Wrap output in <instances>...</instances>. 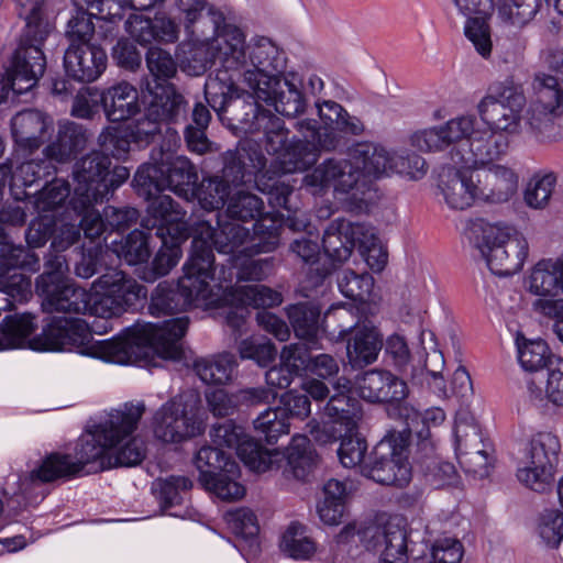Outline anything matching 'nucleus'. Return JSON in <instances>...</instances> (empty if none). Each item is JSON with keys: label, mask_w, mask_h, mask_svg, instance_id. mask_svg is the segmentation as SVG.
<instances>
[{"label": "nucleus", "mask_w": 563, "mask_h": 563, "mask_svg": "<svg viewBox=\"0 0 563 563\" xmlns=\"http://www.w3.org/2000/svg\"><path fill=\"white\" fill-rule=\"evenodd\" d=\"M187 317L161 323L140 322L125 328L112 340L95 341L88 323L80 318L52 317L32 341L42 351H76L81 355L117 364H136L156 354L163 360H180Z\"/></svg>", "instance_id": "f257e3e1"}, {"label": "nucleus", "mask_w": 563, "mask_h": 563, "mask_svg": "<svg viewBox=\"0 0 563 563\" xmlns=\"http://www.w3.org/2000/svg\"><path fill=\"white\" fill-rule=\"evenodd\" d=\"M18 14L25 21L11 67L0 74V103L10 92L20 96L36 86L46 68L42 45L54 29L47 12L48 0H15Z\"/></svg>", "instance_id": "f03ea898"}, {"label": "nucleus", "mask_w": 563, "mask_h": 563, "mask_svg": "<svg viewBox=\"0 0 563 563\" xmlns=\"http://www.w3.org/2000/svg\"><path fill=\"white\" fill-rule=\"evenodd\" d=\"M261 126L257 132H263L265 148L269 154L276 155L266 166V176L274 179L276 176H286L294 173H302L317 163V121L313 119L300 120L295 128L300 139L288 144L289 131L285 122L269 112L260 119Z\"/></svg>", "instance_id": "7ed1b4c3"}, {"label": "nucleus", "mask_w": 563, "mask_h": 563, "mask_svg": "<svg viewBox=\"0 0 563 563\" xmlns=\"http://www.w3.org/2000/svg\"><path fill=\"white\" fill-rule=\"evenodd\" d=\"M233 74L221 69L209 75L203 87L206 101L234 135L257 133L262 122L260 119L271 111L260 106L261 99L255 90L253 93L241 90Z\"/></svg>", "instance_id": "20e7f679"}, {"label": "nucleus", "mask_w": 563, "mask_h": 563, "mask_svg": "<svg viewBox=\"0 0 563 563\" xmlns=\"http://www.w3.org/2000/svg\"><path fill=\"white\" fill-rule=\"evenodd\" d=\"M145 411L143 402L124 404L123 408L112 410L108 418L93 427V430L81 435L77 441L73 459L82 474L97 473L106 468L111 449L132 435Z\"/></svg>", "instance_id": "39448f33"}, {"label": "nucleus", "mask_w": 563, "mask_h": 563, "mask_svg": "<svg viewBox=\"0 0 563 563\" xmlns=\"http://www.w3.org/2000/svg\"><path fill=\"white\" fill-rule=\"evenodd\" d=\"M474 244L489 271L498 276L519 272L528 256V242L514 227L477 219L471 225Z\"/></svg>", "instance_id": "423d86ee"}, {"label": "nucleus", "mask_w": 563, "mask_h": 563, "mask_svg": "<svg viewBox=\"0 0 563 563\" xmlns=\"http://www.w3.org/2000/svg\"><path fill=\"white\" fill-rule=\"evenodd\" d=\"M183 12L188 36L197 42H210L223 67H235L246 62L244 34L235 25L225 23L222 12L207 4L205 9L195 8Z\"/></svg>", "instance_id": "0eeeda50"}, {"label": "nucleus", "mask_w": 563, "mask_h": 563, "mask_svg": "<svg viewBox=\"0 0 563 563\" xmlns=\"http://www.w3.org/2000/svg\"><path fill=\"white\" fill-rule=\"evenodd\" d=\"M198 184L196 166L185 156L167 157L157 163L141 165L133 178L139 197L151 198L169 189L187 200L195 196Z\"/></svg>", "instance_id": "6e6552de"}, {"label": "nucleus", "mask_w": 563, "mask_h": 563, "mask_svg": "<svg viewBox=\"0 0 563 563\" xmlns=\"http://www.w3.org/2000/svg\"><path fill=\"white\" fill-rule=\"evenodd\" d=\"M92 286L101 291L90 292L87 313L106 320L118 317L128 309H135L147 295L145 286L115 268L102 273Z\"/></svg>", "instance_id": "1a4fd4ad"}, {"label": "nucleus", "mask_w": 563, "mask_h": 563, "mask_svg": "<svg viewBox=\"0 0 563 563\" xmlns=\"http://www.w3.org/2000/svg\"><path fill=\"white\" fill-rule=\"evenodd\" d=\"M525 106L522 86L506 79L488 88V93L477 104V112L487 126L508 136L519 133Z\"/></svg>", "instance_id": "9d476101"}, {"label": "nucleus", "mask_w": 563, "mask_h": 563, "mask_svg": "<svg viewBox=\"0 0 563 563\" xmlns=\"http://www.w3.org/2000/svg\"><path fill=\"white\" fill-rule=\"evenodd\" d=\"M407 442V437L400 432L386 435L367 454L362 465V475L382 485H407L411 478L406 454Z\"/></svg>", "instance_id": "9b49d317"}, {"label": "nucleus", "mask_w": 563, "mask_h": 563, "mask_svg": "<svg viewBox=\"0 0 563 563\" xmlns=\"http://www.w3.org/2000/svg\"><path fill=\"white\" fill-rule=\"evenodd\" d=\"M199 471V483L222 500H238L245 494L243 485L234 481L239 474V464L231 454L219 446L205 445L195 457Z\"/></svg>", "instance_id": "f8f14e48"}, {"label": "nucleus", "mask_w": 563, "mask_h": 563, "mask_svg": "<svg viewBox=\"0 0 563 563\" xmlns=\"http://www.w3.org/2000/svg\"><path fill=\"white\" fill-rule=\"evenodd\" d=\"M111 158L99 151L82 156L73 166L75 183L70 197L71 208L86 209L91 202L108 199L107 177L110 176Z\"/></svg>", "instance_id": "ddd939ff"}, {"label": "nucleus", "mask_w": 563, "mask_h": 563, "mask_svg": "<svg viewBox=\"0 0 563 563\" xmlns=\"http://www.w3.org/2000/svg\"><path fill=\"white\" fill-rule=\"evenodd\" d=\"M358 395L368 402L386 404V412L390 419L397 420L408 412L413 413L406 398L409 389L407 383L385 369H369L356 377Z\"/></svg>", "instance_id": "4468645a"}, {"label": "nucleus", "mask_w": 563, "mask_h": 563, "mask_svg": "<svg viewBox=\"0 0 563 563\" xmlns=\"http://www.w3.org/2000/svg\"><path fill=\"white\" fill-rule=\"evenodd\" d=\"M244 53L246 60L244 64L223 67L222 70H228L238 79L242 77L252 90L256 88L257 82L262 86L265 84L264 80L284 75L286 70L285 52L267 37H260L247 47L244 46Z\"/></svg>", "instance_id": "2eb2a0df"}, {"label": "nucleus", "mask_w": 563, "mask_h": 563, "mask_svg": "<svg viewBox=\"0 0 563 563\" xmlns=\"http://www.w3.org/2000/svg\"><path fill=\"white\" fill-rule=\"evenodd\" d=\"M210 437L212 443L219 448L235 449L241 461L258 473L272 470L282 455L277 450H268L260 441L250 438L244 428L233 420L213 424Z\"/></svg>", "instance_id": "dca6fc26"}, {"label": "nucleus", "mask_w": 563, "mask_h": 563, "mask_svg": "<svg viewBox=\"0 0 563 563\" xmlns=\"http://www.w3.org/2000/svg\"><path fill=\"white\" fill-rule=\"evenodd\" d=\"M560 449L556 435L550 432L537 433L527 449V465L517 472L518 479L534 492H544L553 481Z\"/></svg>", "instance_id": "f3484780"}, {"label": "nucleus", "mask_w": 563, "mask_h": 563, "mask_svg": "<svg viewBox=\"0 0 563 563\" xmlns=\"http://www.w3.org/2000/svg\"><path fill=\"white\" fill-rule=\"evenodd\" d=\"M90 134L88 130L79 123L67 121L59 125L56 139L44 148L47 162L37 163L35 161L25 162L21 165V173L31 175L33 178L24 181L26 186L49 175L46 170L53 162L67 163L74 159L77 154L87 146Z\"/></svg>", "instance_id": "a211bd4d"}, {"label": "nucleus", "mask_w": 563, "mask_h": 563, "mask_svg": "<svg viewBox=\"0 0 563 563\" xmlns=\"http://www.w3.org/2000/svg\"><path fill=\"white\" fill-rule=\"evenodd\" d=\"M476 124L477 120L474 115L457 117L439 126L415 132L410 136V142L421 152H441L450 147L452 158L453 152L467 151Z\"/></svg>", "instance_id": "6ab92c4d"}, {"label": "nucleus", "mask_w": 563, "mask_h": 563, "mask_svg": "<svg viewBox=\"0 0 563 563\" xmlns=\"http://www.w3.org/2000/svg\"><path fill=\"white\" fill-rule=\"evenodd\" d=\"M349 159L330 157L319 164V190L332 186L334 191L351 194L360 209L367 208L375 198L374 183L362 178Z\"/></svg>", "instance_id": "aec40b11"}, {"label": "nucleus", "mask_w": 563, "mask_h": 563, "mask_svg": "<svg viewBox=\"0 0 563 563\" xmlns=\"http://www.w3.org/2000/svg\"><path fill=\"white\" fill-rule=\"evenodd\" d=\"M360 538L367 550L378 554L379 563L408 562V532L402 518L366 526L360 532Z\"/></svg>", "instance_id": "412c9836"}, {"label": "nucleus", "mask_w": 563, "mask_h": 563, "mask_svg": "<svg viewBox=\"0 0 563 563\" xmlns=\"http://www.w3.org/2000/svg\"><path fill=\"white\" fill-rule=\"evenodd\" d=\"M222 175L220 176L231 187H238L253 179L263 173L267 159L262 153L258 144L250 140L239 141L235 150H229L222 155Z\"/></svg>", "instance_id": "4be33fe9"}, {"label": "nucleus", "mask_w": 563, "mask_h": 563, "mask_svg": "<svg viewBox=\"0 0 563 563\" xmlns=\"http://www.w3.org/2000/svg\"><path fill=\"white\" fill-rule=\"evenodd\" d=\"M223 262H216L213 247L209 240L202 236H195L191 242V251L184 265L183 284L185 287L192 286L202 296L209 299L210 282H218L219 271Z\"/></svg>", "instance_id": "5701e85b"}, {"label": "nucleus", "mask_w": 563, "mask_h": 563, "mask_svg": "<svg viewBox=\"0 0 563 563\" xmlns=\"http://www.w3.org/2000/svg\"><path fill=\"white\" fill-rule=\"evenodd\" d=\"M509 148V139L506 134L493 130L476 128L471 143L465 152L452 153V163L461 167H479L492 164L504 156Z\"/></svg>", "instance_id": "b1692460"}, {"label": "nucleus", "mask_w": 563, "mask_h": 563, "mask_svg": "<svg viewBox=\"0 0 563 563\" xmlns=\"http://www.w3.org/2000/svg\"><path fill=\"white\" fill-rule=\"evenodd\" d=\"M231 307L225 312V322L240 332L251 314L250 308H269L282 302V295L264 285L238 286L231 292Z\"/></svg>", "instance_id": "393cba45"}, {"label": "nucleus", "mask_w": 563, "mask_h": 563, "mask_svg": "<svg viewBox=\"0 0 563 563\" xmlns=\"http://www.w3.org/2000/svg\"><path fill=\"white\" fill-rule=\"evenodd\" d=\"M106 51L96 44H69L64 53L63 66L66 77L80 82L96 81L107 68Z\"/></svg>", "instance_id": "a878e982"}, {"label": "nucleus", "mask_w": 563, "mask_h": 563, "mask_svg": "<svg viewBox=\"0 0 563 563\" xmlns=\"http://www.w3.org/2000/svg\"><path fill=\"white\" fill-rule=\"evenodd\" d=\"M154 434L166 443H178L200 432V426L176 399L164 404L155 413Z\"/></svg>", "instance_id": "bb28decb"}, {"label": "nucleus", "mask_w": 563, "mask_h": 563, "mask_svg": "<svg viewBox=\"0 0 563 563\" xmlns=\"http://www.w3.org/2000/svg\"><path fill=\"white\" fill-rule=\"evenodd\" d=\"M183 284L180 277L176 283L162 282L151 294L148 311L152 316L175 314L199 307L207 298L192 286Z\"/></svg>", "instance_id": "cd10ccee"}, {"label": "nucleus", "mask_w": 563, "mask_h": 563, "mask_svg": "<svg viewBox=\"0 0 563 563\" xmlns=\"http://www.w3.org/2000/svg\"><path fill=\"white\" fill-rule=\"evenodd\" d=\"M317 368V358L310 353L307 343H292L284 346L280 353V364L271 367L265 379L269 388L285 389L289 387L294 376H301L308 372L313 373Z\"/></svg>", "instance_id": "c85d7f7f"}, {"label": "nucleus", "mask_w": 563, "mask_h": 563, "mask_svg": "<svg viewBox=\"0 0 563 563\" xmlns=\"http://www.w3.org/2000/svg\"><path fill=\"white\" fill-rule=\"evenodd\" d=\"M478 199L489 202L508 201L518 187V176L508 166L488 164L472 168Z\"/></svg>", "instance_id": "c756f323"}, {"label": "nucleus", "mask_w": 563, "mask_h": 563, "mask_svg": "<svg viewBox=\"0 0 563 563\" xmlns=\"http://www.w3.org/2000/svg\"><path fill=\"white\" fill-rule=\"evenodd\" d=\"M37 295L42 298L43 310L49 313L86 314L89 310L90 292L71 279L56 285L45 282Z\"/></svg>", "instance_id": "7c9ffc66"}, {"label": "nucleus", "mask_w": 563, "mask_h": 563, "mask_svg": "<svg viewBox=\"0 0 563 563\" xmlns=\"http://www.w3.org/2000/svg\"><path fill=\"white\" fill-rule=\"evenodd\" d=\"M265 84H256L255 93L261 101L274 106L276 112L287 118L296 117L306 109V100L302 92L283 75L264 80Z\"/></svg>", "instance_id": "2f4dec72"}, {"label": "nucleus", "mask_w": 563, "mask_h": 563, "mask_svg": "<svg viewBox=\"0 0 563 563\" xmlns=\"http://www.w3.org/2000/svg\"><path fill=\"white\" fill-rule=\"evenodd\" d=\"M150 100L145 108L147 115L161 123H178L186 119L187 101L173 84L156 82L154 87L145 84Z\"/></svg>", "instance_id": "473e14b6"}, {"label": "nucleus", "mask_w": 563, "mask_h": 563, "mask_svg": "<svg viewBox=\"0 0 563 563\" xmlns=\"http://www.w3.org/2000/svg\"><path fill=\"white\" fill-rule=\"evenodd\" d=\"M456 456L462 470L474 477L484 478L489 474L490 459L479 432L472 427L470 432L461 433L456 427Z\"/></svg>", "instance_id": "72a5a7b5"}, {"label": "nucleus", "mask_w": 563, "mask_h": 563, "mask_svg": "<svg viewBox=\"0 0 563 563\" xmlns=\"http://www.w3.org/2000/svg\"><path fill=\"white\" fill-rule=\"evenodd\" d=\"M440 188L448 206L464 210L478 199L476 181L471 167L455 166L440 175Z\"/></svg>", "instance_id": "f704fd0d"}, {"label": "nucleus", "mask_w": 563, "mask_h": 563, "mask_svg": "<svg viewBox=\"0 0 563 563\" xmlns=\"http://www.w3.org/2000/svg\"><path fill=\"white\" fill-rule=\"evenodd\" d=\"M218 228L207 223L206 233L219 254L224 255V262H234V258L246 251H253L252 235L250 230L235 222H220Z\"/></svg>", "instance_id": "c9c22d12"}, {"label": "nucleus", "mask_w": 563, "mask_h": 563, "mask_svg": "<svg viewBox=\"0 0 563 563\" xmlns=\"http://www.w3.org/2000/svg\"><path fill=\"white\" fill-rule=\"evenodd\" d=\"M156 236L161 240L162 245L155 254L148 272L145 273L144 279L154 282L167 275L179 262L181 257V243L188 238L184 234V230L179 225L169 228H158Z\"/></svg>", "instance_id": "e433bc0d"}, {"label": "nucleus", "mask_w": 563, "mask_h": 563, "mask_svg": "<svg viewBox=\"0 0 563 563\" xmlns=\"http://www.w3.org/2000/svg\"><path fill=\"white\" fill-rule=\"evenodd\" d=\"M125 31L136 42L150 44L154 41L173 43L178 36V26L165 14H156L153 19L132 13L124 22Z\"/></svg>", "instance_id": "4c0bfd02"}, {"label": "nucleus", "mask_w": 563, "mask_h": 563, "mask_svg": "<svg viewBox=\"0 0 563 563\" xmlns=\"http://www.w3.org/2000/svg\"><path fill=\"white\" fill-rule=\"evenodd\" d=\"M141 110L136 88L128 81H120L102 88V112L111 123L132 119Z\"/></svg>", "instance_id": "58836bf2"}, {"label": "nucleus", "mask_w": 563, "mask_h": 563, "mask_svg": "<svg viewBox=\"0 0 563 563\" xmlns=\"http://www.w3.org/2000/svg\"><path fill=\"white\" fill-rule=\"evenodd\" d=\"M353 166L362 178L369 179L387 176L391 173L394 154L379 144L358 142L349 148Z\"/></svg>", "instance_id": "ea45409f"}, {"label": "nucleus", "mask_w": 563, "mask_h": 563, "mask_svg": "<svg viewBox=\"0 0 563 563\" xmlns=\"http://www.w3.org/2000/svg\"><path fill=\"white\" fill-rule=\"evenodd\" d=\"M384 345L375 324L354 328L346 344V355L353 368H363L376 362Z\"/></svg>", "instance_id": "a19ab883"}, {"label": "nucleus", "mask_w": 563, "mask_h": 563, "mask_svg": "<svg viewBox=\"0 0 563 563\" xmlns=\"http://www.w3.org/2000/svg\"><path fill=\"white\" fill-rule=\"evenodd\" d=\"M286 459L285 476L300 482H309L317 467V451L306 434H296L283 454Z\"/></svg>", "instance_id": "79ce46f5"}, {"label": "nucleus", "mask_w": 563, "mask_h": 563, "mask_svg": "<svg viewBox=\"0 0 563 563\" xmlns=\"http://www.w3.org/2000/svg\"><path fill=\"white\" fill-rule=\"evenodd\" d=\"M341 228L345 230V235L353 244V249L358 250L368 266L374 271H382L386 265L387 254L382 250L375 229L366 223L345 220H341Z\"/></svg>", "instance_id": "37998d69"}, {"label": "nucleus", "mask_w": 563, "mask_h": 563, "mask_svg": "<svg viewBox=\"0 0 563 563\" xmlns=\"http://www.w3.org/2000/svg\"><path fill=\"white\" fill-rule=\"evenodd\" d=\"M47 117L34 109L16 113L11 120V131L15 144L30 153L37 150L45 139L48 128Z\"/></svg>", "instance_id": "c03bdc74"}, {"label": "nucleus", "mask_w": 563, "mask_h": 563, "mask_svg": "<svg viewBox=\"0 0 563 563\" xmlns=\"http://www.w3.org/2000/svg\"><path fill=\"white\" fill-rule=\"evenodd\" d=\"M258 254L255 251H246L234 258V262L222 264L219 271L218 284L228 289L233 282L262 280L269 268L268 260H254Z\"/></svg>", "instance_id": "a18cd8bd"}, {"label": "nucleus", "mask_w": 563, "mask_h": 563, "mask_svg": "<svg viewBox=\"0 0 563 563\" xmlns=\"http://www.w3.org/2000/svg\"><path fill=\"white\" fill-rule=\"evenodd\" d=\"M73 455L69 453L52 452L46 454L27 475L31 484H48L56 481H68L81 473L78 470Z\"/></svg>", "instance_id": "49530a36"}, {"label": "nucleus", "mask_w": 563, "mask_h": 563, "mask_svg": "<svg viewBox=\"0 0 563 563\" xmlns=\"http://www.w3.org/2000/svg\"><path fill=\"white\" fill-rule=\"evenodd\" d=\"M346 110L336 101L319 98V152L335 151L345 145L344 137L338 132Z\"/></svg>", "instance_id": "de8ad7c7"}, {"label": "nucleus", "mask_w": 563, "mask_h": 563, "mask_svg": "<svg viewBox=\"0 0 563 563\" xmlns=\"http://www.w3.org/2000/svg\"><path fill=\"white\" fill-rule=\"evenodd\" d=\"M351 382L345 377L330 380L329 384L319 380V402L328 399L324 416L352 421L356 400L349 396Z\"/></svg>", "instance_id": "09e8293b"}, {"label": "nucleus", "mask_w": 563, "mask_h": 563, "mask_svg": "<svg viewBox=\"0 0 563 563\" xmlns=\"http://www.w3.org/2000/svg\"><path fill=\"white\" fill-rule=\"evenodd\" d=\"M412 411L413 413L408 412V417L404 415L397 419V421L404 424L400 433L407 437V440L415 435L418 440V446L429 455L433 451V445L430 441V428L440 426L445 419V413L440 408H432L421 413L412 407Z\"/></svg>", "instance_id": "8fccbe9b"}, {"label": "nucleus", "mask_w": 563, "mask_h": 563, "mask_svg": "<svg viewBox=\"0 0 563 563\" xmlns=\"http://www.w3.org/2000/svg\"><path fill=\"white\" fill-rule=\"evenodd\" d=\"M323 500L319 505V519L329 526H339L346 514L349 492L345 482L330 478L322 486Z\"/></svg>", "instance_id": "3c124183"}, {"label": "nucleus", "mask_w": 563, "mask_h": 563, "mask_svg": "<svg viewBox=\"0 0 563 563\" xmlns=\"http://www.w3.org/2000/svg\"><path fill=\"white\" fill-rule=\"evenodd\" d=\"M151 233L142 230H133L121 240L109 242V249L129 265H137L148 261Z\"/></svg>", "instance_id": "603ef678"}, {"label": "nucleus", "mask_w": 563, "mask_h": 563, "mask_svg": "<svg viewBox=\"0 0 563 563\" xmlns=\"http://www.w3.org/2000/svg\"><path fill=\"white\" fill-rule=\"evenodd\" d=\"M191 487L192 482L189 477L170 475L156 478L152 483L151 489L161 509L167 511L176 506H180Z\"/></svg>", "instance_id": "864d4df0"}, {"label": "nucleus", "mask_w": 563, "mask_h": 563, "mask_svg": "<svg viewBox=\"0 0 563 563\" xmlns=\"http://www.w3.org/2000/svg\"><path fill=\"white\" fill-rule=\"evenodd\" d=\"M235 366L234 356L230 353L202 357L194 362V371L208 385H224L230 382Z\"/></svg>", "instance_id": "5fc2aeb1"}, {"label": "nucleus", "mask_w": 563, "mask_h": 563, "mask_svg": "<svg viewBox=\"0 0 563 563\" xmlns=\"http://www.w3.org/2000/svg\"><path fill=\"white\" fill-rule=\"evenodd\" d=\"M191 123L184 130V137L190 152L205 154L210 150L211 142L207 137L206 131L211 120L209 108L202 102L195 103L191 110Z\"/></svg>", "instance_id": "6e6d98bb"}, {"label": "nucleus", "mask_w": 563, "mask_h": 563, "mask_svg": "<svg viewBox=\"0 0 563 563\" xmlns=\"http://www.w3.org/2000/svg\"><path fill=\"white\" fill-rule=\"evenodd\" d=\"M526 284L529 292L539 297H555L563 292L552 258L539 261L532 267Z\"/></svg>", "instance_id": "4d7b16f0"}, {"label": "nucleus", "mask_w": 563, "mask_h": 563, "mask_svg": "<svg viewBox=\"0 0 563 563\" xmlns=\"http://www.w3.org/2000/svg\"><path fill=\"white\" fill-rule=\"evenodd\" d=\"M283 225L284 216L282 213L269 214L262 212V216H258L253 224V251L257 253L273 252L279 244Z\"/></svg>", "instance_id": "13d9d810"}, {"label": "nucleus", "mask_w": 563, "mask_h": 563, "mask_svg": "<svg viewBox=\"0 0 563 563\" xmlns=\"http://www.w3.org/2000/svg\"><path fill=\"white\" fill-rule=\"evenodd\" d=\"M144 199L148 201L147 212L153 218V228L157 230L177 224L184 230V234H188L187 227L181 221L184 213L170 196L157 192L151 198Z\"/></svg>", "instance_id": "bf43d9fd"}, {"label": "nucleus", "mask_w": 563, "mask_h": 563, "mask_svg": "<svg viewBox=\"0 0 563 563\" xmlns=\"http://www.w3.org/2000/svg\"><path fill=\"white\" fill-rule=\"evenodd\" d=\"M357 325V320L352 308L343 303L332 305L323 314L319 331L321 330L330 341L343 339Z\"/></svg>", "instance_id": "052dcab7"}, {"label": "nucleus", "mask_w": 563, "mask_h": 563, "mask_svg": "<svg viewBox=\"0 0 563 563\" xmlns=\"http://www.w3.org/2000/svg\"><path fill=\"white\" fill-rule=\"evenodd\" d=\"M34 330V318L31 314L7 316L0 322V350L23 346Z\"/></svg>", "instance_id": "680f3d73"}, {"label": "nucleus", "mask_w": 563, "mask_h": 563, "mask_svg": "<svg viewBox=\"0 0 563 563\" xmlns=\"http://www.w3.org/2000/svg\"><path fill=\"white\" fill-rule=\"evenodd\" d=\"M494 5L501 21L521 27L536 18L542 0H495Z\"/></svg>", "instance_id": "e2e57ef3"}, {"label": "nucleus", "mask_w": 563, "mask_h": 563, "mask_svg": "<svg viewBox=\"0 0 563 563\" xmlns=\"http://www.w3.org/2000/svg\"><path fill=\"white\" fill-rule=\"evenodd\" d=\"M279 547L282 552L295 560H308L316 551L306 526L297 521H292L283 533Z\"/></svg>", "instance_id": "0e129e2a"}, {"label": "nucleus", "mask_w": 563, "mask_h": 563, "mask_svg": "<svg viewBox=\"0 0 563 563\" xmlns=\"http://www.w3.org/2000/svg\"><path fill=\"white\" fill-rule=\"evenodd\" d=\"M231 194V186L220 176L203 178L195 187V196L202 209L208 211L220 210Z\"/></svg>", "instance_id": "69168bd1"}, {"label": "nucleus", "mask_w": 563, "mask_h": 563, "mask_svg": "<svg viewBox=\"0 0 563 563\" xmlns=\"http://www.w3.org/2000/svg\"><path fill=\"white\" fill-rule=\"evenodd\" d=\"M287 314L297 338L313 342L317 338V306L299 302L288 308Z\"/></svg>", "instance_id": "338daca9"}, {"label": "nucleus", "mask_w": 563, "mask_h": 563, "mask_svg": "<svg viewBox=\"0 0 563 563\" xmlns=\"http://www.w3.org/2000/svg\"><path fill=\"white\" fill-rule=\"evenodd\" d=\"M322 249L324 255L333 262L341 264L346 261L353 251V244L341 228V220L331 223L322 236Z\"/></svg>", "instance_id": "774afa93"}]
</instances>
